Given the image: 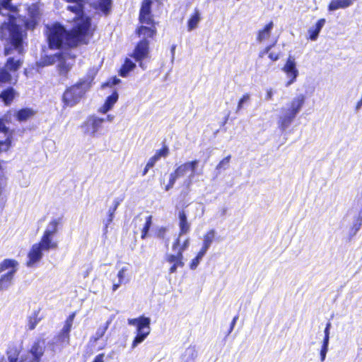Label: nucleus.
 Here are the masks:
<instances>
[{
	"instance_id": "obj_1",
	"label": "nucleus",
	"mask_w": 362,
	"mask_h": 362,
	"mask_svg": "<svg viewBox=\"0 0 362 362\" xmlns=\"http://www.w3.org/2000/svg\"><path fill=\"white\" fill-rule=\"evenodd\" d=\"M70 30L59 22L45 26L47 45L51 49H58L64 45L75 48L81 45H87L93 37L96 25H93L90 16H75Z\"/></svg>"
},
{
	"instance_id": "obj_2",
	"label": "nucleus",
	"mask_w": 362,
	"mask_h": 362,
	"mask_svg": "<svg viewBox=\"0 0 362 362\" xmlns=\"http://www.w3.org/2000/svg\"><path fill=\"white\" fill-rule=\"evenodd\" d=\"M152 0H143L139 14V21L142 25L138 26L135 33L142 38L153 39L157 34L156 23L151 11Z\"/></svg>"
},
{
	"instance_id": "obj_3",
	"label": "nucleus",
	"mask_w": 362,
	"mask_h": 362,
	"mask_svg": "<svg viewBox=\"0 0 362 362\" xmlns=\"http://www.w3.org/2000/svg\"><path fill=\"white\" fill-rule=\"evenodd\" d=\"M92 83L93 78H83L66 87L62 95L63 108L71 107L78 104L90 89Z\"/></svg>"
},
{
	"instance_id": "obj_4",
	"label": "nucleus",
	"mask_w": 362,
	"mask_h": 362,
	"mask_svg": "<svg viewBox=\"0 0 362 362\" xmlns=\"http://www.w3.org/2000/svg\"><path fill=\"white\" fill-rule=\"evenodd\" d=\"M305 100V96L300 94L293 98L287 107L281 108V114L278 119V127L282 132L285 131L293 123L303 106Z\"/></svg>"
},
{
	"instance_id": "obj_5",
	"label": "nucleus",
	"mask_w": 362,
	"mask_h": 362,
	"mask_svg": "<svg viewBox=\"0 0 362 362\" xmlns=\"http://www.w3.org/2000/svg\"><path fill=\"white\" fill-rule=\"evenodd\" d=\"M13 17L11 16L10 22H3L0 25V40H4L8 36L11 45L21 53L23 51V34L20 25H13Z\"/></svg>"
},
{
	"instance_id": "obj_6",
	"label": "nucleus",
	"mask_w": 362,
	"mask_h": 362,
	"mask_svg": "<svg viewBox=\"0 0 362 362\" xmlns=\"http://www.w3.org/2000/svg\"><path fill=\"white\" fill-rule=\"evenodd\" d=\"M199 163L198 160H193L191 161L185 162L178 165L175 170L170 174V177L168 184L165 187V191H169L172 189L176 182V180L183 176H185L188 171H191L188 179L186 181L187 187H189L192 185V179L196 175V170Z\"/></svg>"
},
{
	"instance_id": "obj_7",
	"label": "nucleus",
	"mask_w": 362,
	"mask_h": 362,
	"mask_svg": "<svg viewBox=\"0 0 362 362\" xmlns=\"http://www.w3.org/2000/svg\"><path fill=\"white\" fill-rule=\"evenodd\" d=\"M127 323L129 325L135 327L136 329V334L132 343V348L134 349L150 334L151 319L148 317L140 315L136 318H129Z\"/></svg>"
},
{
	"instance_id": "obj_8",
	"label": "nucleus",
	"mask_w": 362,
	"mask_h": 362,
	"mask_svg": "<svg viewBox=\"0 0 362 362\" xmlns=\"http://www.w3.org/2000/svg\"><path fill=\"white\" fill-rule=\"evenodd\" d=\"M60 219H52L49 223L50 228H47L43 232L40 240L37 243L45 251H49L58 248V242L53 238L58 231V226L60 224Z\"/></svg>"
},
{
	"instance_id": "obj_9",
	"label": "nucleus",
	"mask_w": 362,
	"mask_h": 362,
	"mask_svg": "<svg viewBox=\"0 0 362 362\" xmlns=\"http://www.w3.org/2000/svg\"><path fill=\"white\" fill-rule=\"evenodd\" d=\"M129 56L139 63V66L141 69H144L145 66L143 62L150 57L149 40L142 38L139 40Z\"/></svg>"
},
{
	"instance_id": "obj_10",
	"label": "nucleus",
	"mask_w": 362,
	"mask_h": 362,
	"mask_svg": "<svg viewBox=\"0 0 362 362\" xmlns=\"http://www.w3.org/2000/svg\"><path fill=\"white\" fill-rule=\"evenodd\" d=\"M12 0H0V14L2 16H8V21L10 22L11 16H13V21H12L13 25H18L16 21L18 18L21 17L19 15V6L14 5L11 3Z\"/></svg>"
},
{
	"instance_id": "obj_11",
	"label": "nucleus",
	"mask_w": 362,
	"mask_h": 362,
	"mask_svg": "<svg viewBox=\"0 0 362 362\" xmlns=\"http://www.w3.org/2000/svg\"><path fill=\"white\" fill-rule=\"evenodd\" d=\"M164 262L169 264V274H174L178 268H182L185 266L184 255L181 252H175L174 254L167 253L164 257Z\"/></svg>"
},
{
	"instance_id": "obj_12",
	"label": "nucleus",
	"mask_w": 362,
	"mask_h": 362,
	"mask_svg": "<svg viewBox=\"0 0 362 362\" xmlns=\"http://www.w3.org/2000/svg\"><path fill=\"white\" fill-rule=\"evenodd\" d=\"M55 57L59 61V63L57 65V70L60 76L59 83L64 84V81L69 78V74L72 65L66 62L62 52L55 54Z\"/></svg>"
},
{
	"instance_id": "obj_13",
	"label": "nucleus",
	"mask_w": 362,
	"mask_h": 362,
	"mask_svg": "<svg viewBox=\"0 0 362 362\" xmlns=\"http://www.w3.org/2000/svg\"><path fill=\"white\" fill-rule=\"evenodd\" d=\"M104 119L95 116H90L82 124L84 128V132L90 136H95L98 131L101 128Z\"/></svg>"
},
{
	"instance_id": "obj_14",
	"label": "nucleus",
	"mask_w": 362,
	"mask_h": 362,
	"mask_svg": "<svg viewBox=\"0 0 362 362\" xmlns=\"http://www.w3.org/2000/svg\"><path fill=\"white\" fill-rule=\"evenodd\" d=\"M28 18L24 21L25 27L28 30H34L38 23L40 12L37 4H33L28 8Z\"/></svg>"
},
{
	"instance_id": "obj_15",
	"label": "nucleus",
	"mask_w": 362,
	"mask_h": 362,
	"mask_svg": "<svg viewBox=\"0 0 362 362\" xmlns=\"http://www.w3.org/2000/svg\"><path fill=\"white\" fill-rule=\"evenodd\" d=\"M282 70L289 78V80L286 83V86H290L296 81L298 75V71L296 68V64L293 57L289 56L287 58L286 62L282 68Z\"/></svg>"
},
{
	"instance_id": "obj_16",
	"label": "nucleus",
	"mask_w": 362,
	"mask_h": 362,
	"mask_svg": "<svg viewBox=\"0 0 362 362\" xmlns=\"http://www.w3.org/2000/svg\"><path fill=\"white\" fill-rule=\"evenodd\" d=\"M45 251L40 245L35 243L32 245L28 253V266H31L39 262L42 257V252Z\"/></svg>"
},
{
	"instance_id": "obj_17",
	"label": "nucleus",
	"mask_w": 362,
	"mask_h": 362,
	"mask_svg": "<svg viewBox=\"0 0 362 362\" xmlns=\"http://www.w3.org/2000/svg\"><path fill=\"white\" fill-rule=\"evenodd\" d=\"M178 226L180 236L187 234L190 231L191 224L187 220V214L182 209L178 212Z\"/></svg>"
},
{
	"instance_id": "obj_18",
	"label": "nucleus",
	"mask_w": 362,
	"mask_h": 362,
	"mask_svg": "<svg viewBox=\"0 0 362 362\" xmlns=\"http://www.w3.org/2000/svg\"><path fill=\"white\" fill-rule=\"evenodd\" d=\"M37 114V111L31 107H23L16 111L14 116L16 119L19 122H26Z\"/></svg>"
},
{
	"instance_id": "obj_19",
	"label": "nucleus",
	"mask_w": 362,
	"mask_h": 362,
	"mask_svg": "<svg viewBox=\"0 0 362 362\" xmlns=\"http://www.w3.org/2000/svg\"><path fill=\"white\" fill-rule=\"evenodd\" d=\"M119 95L117 90H114L106 99L103 105L100 107L99 112L105 114L110 110L114 105L117 102Z\"/></svg>"
},
{
	"instance_id": "obj_20",
	"label": "nucleus",
	"mask_w": 362,
	"mask_h": 362,
	"mask_svg": "<svg viewBox=\"0 0 362 362\" xmlns=\"http://www.w3.org/2000/svg\"><path fill=\"white\" fill-rule=\"evenodd\" d=\"M69 3H75V5H69L67 10L76 15V16H87L84 14L83 0H66Z\"/></svg>"
},
{
	"instance_id": "obj_21",
	"label": "nucleus",
	"mask_w": 362,
	"mask_h": 362,
	"mask_svg": "<svg viewBox=\"0 0 362 362\" xmlns=\"http://www.w3.org/2000/svg\"><path fill=\"white\" fill-rule=\"evenodd\" d=\"M273 28L274 23L272 21H270L262 29L258 30L256 40L259 42H262V41L267 40L271 35Z\"/></svg>"
},
{
	"instance_id": "obj_22",
	"label": "nucleus",
	"mask_w": 362,
	"mask_h": 362,
	"mask_svg": "<svg viewBox=\"0 0 362 362\" xmlns=\"http://www.w3.org/2000/svg\"><path fill=\"white\" fill-rule=\"evenodd\" d=\"M189 239H185L182 243H181V236L177 235V238H175L172 243V250L173 252H181L182 255H184V252L189 247Z\"/></svg>"
},
{
	"instance_id": "obj_23",
	"label": "nucleus",
	"mask_w": 362,
	"mask_h": 362,
	"mask_svg": "<svg viewBox=\"0 0 362 362\" xmlns=\"http://www.w3.org/2000/svg\"><path fill=\"white\" fill-rule=\"evenodd\" d=\"M21 349L17 346H12L8 347L6 351V355L8 358V362H24L23 360H19L21 354ZM0 362H6L4 359H1Z\"/></svg>"
},
{
	"instance_id": "obj_24",
	"label": "nucleus",
	"mask_w": 362,
	"mask_h": 362,
	"mask_svg": "<svg viewBox=\"0 0 362 362\" xmlns=\"http://www.w3.org/2000/svg\"><path fill=\"white\" fill-rule=\"evenodd\" d=\"M16 95L17 93L15 89L13 87L9 86L1 92L0 98L6 105H9L11 104Z\"/></svg>"
},
{
	"instance_id": "obj_25",
	"label": "nucleus",
	"mask_w": 362,
	"mask_h": 362,
	"mask_svg": "<svg viewBox=\"0 0 362 362\" xmlns=\"http://www.w3.org/2000/svg\"><path fill=\"white\" fill-rule=\"evenodd\" d=\"M215 235L216 231L214 229L209 230L203 236L202 246L199 250L206 253L215 238Z\"/></svg>"
},
{
	"instance_id": "obj_26",
	"label": "nucleus",
	"mask_w": 362,
	"mask_h": 362,
	"mask_svg": "<svg viewBox=\"0 0 362 362\" xmlns=\"http://www.w3.org/2000/svg\"><path fill=\"white\" fill-rule=\"evenodd\" d=\"M136 67V64L129 58H125L123 64L120 66L118 74L121 77H126L129 73L134 70Z\"/></svg>"
},
{
	"instance_id": "obj_27",
	"label": "nucleus",
	"mask_w": 362,
	"mask_h": 362,
	"mask_svg": "<svg viewBox=\"0 0 362 362\" xmlns=\"http://www.w3.org/2000/svg\"><path fill=\"white\" fill-rule=\"evenodd\" d=\"M29 351L33 357L31 362H40L41 357L44 354V351L39 341H35L33 344Z\"/></svg>"
},
{
	"instance_id": "obj_28",
	"label": "nucleus",
	"mask_w": 362,
	"mask_h": 362,
	"mask_svg": "<svg viewBox=\"0 0 362 362\" xmlns=\"http://www.w3.org/2000/svg\"><path fill=\"white\" fill-rule=\"evenodd\" d=\"M16 269H11L0 277V291L5 290L11 285Z\"/></svg>"
},
{
	"instance_id": "obj_29",
	"label": "nucleus",
	"mask_w": 362,
	"mask_h": 362,
	"mask_svg": "<svg viewBox=\"0 0 362 362\" xmlns=\"http://www.w3.org/2000/svg\"><path fill=\"white\" fill-rule=\"evenodd\" d=\"M71 329L63 327L60 332L56 336L57 343L64 345L70 344V332Z\"/></svg>"
},
{
	"instance_id": "obj_30",
	"label": "nucleus",
	"mask_w": 362,
	"mask_h": 362,
	"mask_svg": "<svg viewBox=\"0 0 362 362\" xmlns=\"http://www.w3.org/2000/svg\"><path fill=\"white\" fill-rule=\"evenodd\" d=\"M23 64V61L21 59H16L14 57H8L4 66L8 71L11 74V72H16L21 68Z\"/></svg>"
},
{
	"instance_id": "obj_31",
	"label": "nucleus",
	"mask_w": 362,
	"mask_h": 362,
	"mask_svg": "<svg viewBox=\"0 0 362 362\" xmlns=\"http://www.w3.org/2000/svg\"><path fill=\"white\" fill-rule=\"evenodd\" d=\"M40 308L35 310L33 314L28 317V329L33 330L37 325L42 320V317L40 316Z\"/></svg>"
},
{
	"instance_id": "obj_32",
	"label": "nucleus",
	"mask_w": 362,
	"mask_h": 362,
	"mask_svg": "<svg viewBox=\"0 0 362 362\" xmlns=\"http://www.w3.org/2000/svg\"><path fill=\"white\" fill-rule=\"evenodd\" d=\"M201 20V13L198 8H195L187 20V25L188 30H192Z\"/></svg>"
},
{
	"instance_id": "obj_33",
	"label": "nucleus",
	"mask_w": 362,
	"mask_h": 362,
	"mask_svg": "<svg viewBox=\"0 0 362 362\" xmlns=\"http://www.w3.org/2000/svg\"><path fill=\"white\" fill-rule=\"evenodd\" d=\"M94 8L99 10L103 15L107 16L112 8V0H99Z\"/></svg>"
},
{
	"instance_id": "obj_34",
	"label": "nucleus",
	"mask_w": 362,
	"mask_h": 362,
	"mask_svg": "<svg viewBox=\"0 0 362 362\" xmlns=\"http://www.w3.org/2000/svg\"><path fill=\"white\" fill-rule=\"evenodd\" d=\"M330 327H331V324L330 323H327V326L325 327V338H324V340H323V344H322V349H321V351H320L321 360L322 361L325 360V356H326V354L327 352V347H328L329 339V329H330Z\"/></svg>"
},
{
	"instance_id": "obj_35",
	"label": "nucleus",
	"mask_w": 362,
	"mask_h": 362,
	"mask_svg": "<svg viewBox=\"0 0 362 362\" xmlns=\"http://www.w3.org/2000/svg\"><path fill=\"white\" fill-rule=\"evenodd\" d=\"M110 324V322L107 321L105 325L99 327L97 329V331H96L95 335H93L90 337V341L92 343H95L99 339H100L105 335V332H107Z\"/></svg>"
},
{
	"instance_id": "obj_36",
	"label": "nucleus",
	"mask_w": 362,
	"mask_h": 362,
	"mask_svg": "<svg viewBox=\"0 0 362 362\" xmlns=\"http://www.w3.org/2000/svg\"><path fill=\"white\" fill-rule=\"evenodd\" d=\"M120 204V200L119 199H115L113 202V205L109 209L108 214H107V218L105 223V230H107L108 226L112 222L115 213L118 207V206Z\"/></svg>"
},
{
	"instance_id": "obj_37",
	"label": "nucleus",
	"mask_w": 362,
	"mask_h": 362,
	"mask_svg": "<svg viewBox=\"0 0 362 362\" xmlns=\"http://www.w3.org/2000/svg\"><path fill=\"white\" fill-rule=\"evenodd\" d=\"M18 262L13 259H5L0 263V273L4 272L8 269H16Z\"/></svg>"
},
{
	"instance_id": "obj_38",
	"label": "nucleus",
	"mask_w": 362,
	"mask_h": 362,
	"mask_svg": "<svg viewBox=\"0 0 362 362\" xmlns=\"http://www.w3.org/2000/svg\"><path fill=\"white\" fill-rule=\"evenodd\" d=\"M12 75L5 67L0 68V85L12 83Z\"/></svg>"
},
{
	"instance_id": "obj_39",
	"label": "nucleus",
	"mask_w": 362,
	"mask_h": 362,
	"mask_svg": "<svg viewBox=\"0 0 362 362\" xmlns=\"http://www.w3.org/2000/svg\"><path fill=\"white\" fill-rule=\"evenodd\" d=\"M362 226V213L361 210L360 211L358 216L355 218L352 226L350 228V235L354 236L355 235L357 232L360 230L361 227Z\"/></svg>"
},
{
	"instance_id": "obj_40",
	"label": "nucleus",
	"mask_w": 362,
	"mask_h": 362,
	"mask_svg": "<svg viewBox=\"0 0 362 362\" xmlns=\"http://www.w3.org/2000/svg\"><path fill=\"white\" fill-rule=\"evenodd\" d=\"M152 219L153 216L151 215H149L146 218L145 223L141 229V239H145L147 237L150 228L152 225Z\"/></svg>"
},
{
	"instance_id": "obj_41",
	"label": "nucleus",
	"mask_w": 362,
	"mask_h": 362,
	"mask_svg": "<svg viewBox=\"0 0 362 362\" xmlns=\"http://www.w3.org/2000/svg\"><path fill=\"white\" fill-rule=\"evenodd\" d=\"M206 253L203 252L202 251L199 250L197 255L191 260L189 263V268L192 270L195 269L200 261L202 260V257L205 255Z\"/></svg>"
},
{
	"instance_id": "obj_42",
	"label": "nucleus",
	"mask_w": 362,
	"mask_h": 362,
	"mask_svg": "<svg viewBox=\"0 0 362 362\" xmlns=\"http://www.w3.org/2000/svg\"><path fill=\"white\" fill-rule=\"evenodd\" d=\"M169 154V148L166 145H163L162 147L156 151L153 155L154 157L158 160L161 158H166Z\"/></svg>"
},
{
	"instance_id": "obj_43",
	"label": "nucleus",
	"mask_w": 362,
	"mask_h": 362,
	"mask_svg": "<svg viewBox=\"0 0 362 362\" xmlns=\"http://www.w3.org/2000/svg\"><path fill=\"white\" fill-rule=\"evenodd\" d=\"M231 158V156L228 155L223 158L216 165V169L221 170V169H226L229 166V163Z\"/></svg>"
},
{
	"instance_id": "obj_44",
	"label": "nucleus",
	"mask_w": 362,
	"mask_h": 362,
	"mask_svg": "<svg viewBox=\"0 0 362 362\" xmlns=\"http://www.w3.org/2000/svg\"><path fill=\"white\" fill-rule=\"evenodd\" d=\"M250 95L249 93H245L239 100L236 107V112H239L243 106V103L250 100Z\"/></svg>"
},
{
	"instance_id": "obj_45",
	"label": "nucleus",
	"mask_w": 362,
	"mask_h": 362,
	"mask_svg": "<svg viewBox=\"0 0 362 362\" xmlns=\"http://www.w3.org/2000/svg\"><path fill=\"white\" fill-rule=\"evenodd\" d=\"M75 316H76V313L75 312H74L71 314H70L66 317V320L64 322V327H66L67 328L71 329L73 321H74V319Z\"/></svg>"
},
{
	"instance_id": "obj_46",
	"label": "nucleus",
	"mask_w": 362,
	"mask_h": 362,
	"mask_svg": "<svg viewBox=\"0 0 362 362\" xmlns=\"http://www.w3.org/2000/svg\"><path fill=\"white\" fill-rule=\"evenodd\" d=\"M309 36L308 39L315 40L317 39V26L311 28L309 30Z\"/></svg>"
},
{
	"instance_id": "obj_47",
	"label": "nucleus",
	"mask_w": 362,
	"mask_h": 362,
	"mask_svg": "<svg viewBox=\"0 0 362 362\" xmlns=\"http://www.w3.org/2000/svg\"><path fill=\"white\" fill-rule=\"evenodd\" d=\"M120 82V80L117 78V76H113L110 78L105 83L106 86H112L113 85H117Z\"/></svg>"
},
{
	"instance_id": "obj_48",
	"label": "nucleus",
	"mask_w": 362,
	"mask_h": 362,
	"mask_svg": "<svg viewBox=\"0 0 362 362\" xmlns=\"http://www.w3.org/2000/svg\"><path fill=\"white\" fill-rule=\"evenodd\" d=\"M54 57H55V54L54 56H47L43 61L44 64L46 66L53 64L54 63Z\"/></svg>"
},
{
	"instance_id": "obj_49",
	"label": "nucleus",
	"mask_w": 362,
	"mask_h": 362,
	"mask_svg": "<svg viewBox=\"0 0 362 362\" xmlns=\"http://www.w3.org/2000/svg\"><path fill=\"white\" fill-rule=\"evenodd\" d=\"M0 118L4 119V124L11 122V114L10 112H7L2 117Z\"/></svg>"
},
{
	"instance_id": "obj_50",
	"label": "nucleus",
	"mask_w": 362,
	"mask_h": 362,
	"mask_svg": "<svg viewBox=\"0 0 362 362\" xmlns=\"http://www.w3.org/2000/svg\"><path fill=\"white\" fill-rule=\"evenodd\" d=\"M127 269L125 267H122L117 274V276L119 278V281L122 282L125 276V272H127Z\"/></svg>"
},
{
	"instance_id": "obj_51",
	"label": "nucleus",
	"mask_w": 362,
	"mask_h": 362,
	"mask_svg": "<svg viewBox=\"0 0 362 362\" xmlns=\"http://www.w3.org/2000/svg\"><path fill=\"white\" fill-rule=\"evenodd\" d=\"M274 44L269 45L264 47V49L261 51L259 54V57H262L265 54H267L270 49L274 47Z\"/></svg>"
},
{
	"instance_id": "obj_52",
	"label": "nucleus",
	"mask_w": 362,
	"mask_h": 362,
	"mask_svg": "<svg viewBox=\"0 0 362 362\" xmlns=\"http://www.w3.org/2000/svg\"><path fill=\"white\" fill-rule=\"evenodd\" d=\"M104 353L99 354L93 358L92 362H104Z\"/></svg>"
},
{
	"instance_id": "obj_53",
	"label": "nucleus",
	"mask_w": 362,
	"mask_h": 362,
	"mask_svg": "<svg viewBox=\"0 0 362 362\" xmlns=\"http://www.w3.org/2000/svg\"><path fill=\"white\" fill-rule=\"evenodd\" d=\"M157 161L158 160L156 158V157L153 156L149 158L146 165H148V167L153 168Z\"/></svg>"
},
{
	"instance_id": "obj_54",
	"label": "nucleus",
	"mask_w": 362,
	"mask_h": 362,
	"mask_svg": "<svg viewBox=\"0 0 362 362\" xmlns=\"http://www.w3.org/2000/svg\"><path fill=\"white\" fill-rule=\"evenodd\" d=\"M279 53H274V52H270L268 55V57L272 61L276 62L279 59Z\"/></svg>"
},
{
	"instance_id": "obj_55",
	"label": "nucleus",
	"mask_w": 362,
	"mask_h": 362,
	"mask_svg": "<svg viewBox=\"0 0 362 362\" xmlns=\"http://www.w3.org/2000/svg\"><path fill=\"white\" fill-rule=\"evenodd\" d=\"M272 98H273V93H272V89L267 90V94H266V99L268 100H270L272 99Z\"/></svg>"
},
{
	"instance_id": "obj_56",
	"label": "nucleus",
	"mask_w": 362,
	"mask_h": 362,
	"mask_svg": "<svg viewBox=\"0 0 362 362\" xmlns=\"http://www.w3.org/2000/svg\"><path fill=\"white\" fill-rule=\"evenodd\" d=\"M238 319V315H236V316H235L233 317V320H232V322L230 323V332H231L233 330V327H234V326H235Z\"/></svg>"
},
{
	"instance_id": "obj_57",
	"label": "nucleus",
	"mask_w": 362,
	"mask_h": 362,
	"mask_svg": "<svg viewBox=\"0 0 362 362\" xmlns=\"http://www.w3.org/2000/svg\"><path fill=\"white\" fill-rule=\"evenodd\" d=\"M325 22V19H321L318 21V33L320 32V28L324 25Z\"/></svg>"
},
{
	"instance_id": "obj_58",
	"label": "nucleus",
	"mask_w": 362,
	"mask_h": 362,
	"mask_svg": "<svg viewBox=\"0 0 362 362\" xmlns=\"http://www.w3.org/2000/svg\"><path fill=\"white\" fill-rule=\"evenodd\" d=\"M122 283V282L119 281L117 284H114L112 285V291H115L119 287V286L121 285Z\"/></svg>"
},
{
	"instance_id": "obj_59",
	"label": "nucleus",
	"mask_w": 362,
	"mask_h": 362,
	"mask_svg": "<svg viewBox=\"0 0 362 362\" xmlns=\"http://www.w3.org/2000/svg\"><path fill=\"white\" fill-rule=\"evenodd\" d=\"M150 168H151L150 167H148V165H146L145 168H144V170L142 171V175L144 176L145 175H146V173L148 172Z\"/></svg>"
},
{
	"instance_id": "obj_60",
	"label": "nucleus",
	"mask_w": 362,
	"mask_h": 362,
	"mask_svg": "<svg viewBox=\"0 0 362 362\" xmlns=\"http://www.w3.org/2000/svg\"><path fill=\"white\" fill-rule=\"evenodd\" d=\"M10 54V49H6L4 51V54L8 55Z\"/></svg>"
},
{
	"instance_id": "obj_61",
	"label": "nucleus",
	"mask_w": 362,
	"mask_h": 362,
	"mask_svg": "<svg viewBox=\"0 0 362 362\" xmlns=\"http://www.w3.org/2000/svg\"><path fill=\"white\" fill-rule=\"evenodd\" d=\"M228 117L229 115H227L225 118H224V121H223V123L226 124L228 119Z\"/></svg>"
},
{
	"instance_id": "obj_62",
	"label": "nucleus",
	"mask_w": 362,
	"mask_h": 362,
	"mask_svg": "<svg viewBox=\"0 0 362 362\" xmlns=\"http://www.w3.org/2000/svg\"><path fill=\"white\" fill-rule=\"evenodd\" d=\"M16 81H17V79L15 78L13 83H16Z\"/></svg>"
},
{
	"instance_id": "obj_63",
	"label": "nucleus",
	"mask_w": 362,
	"mask_h": 362,
	"mask_svg": "<svg viewBox=\"0 0 362 362\" xmlns=\"http://www.w3.org/2000/svg\"><path fill=\"white\" fill-rule=\"evenodd\" d=\"M86 1V0H83V6H85Z\"/></svg>"
}]
</instances>
